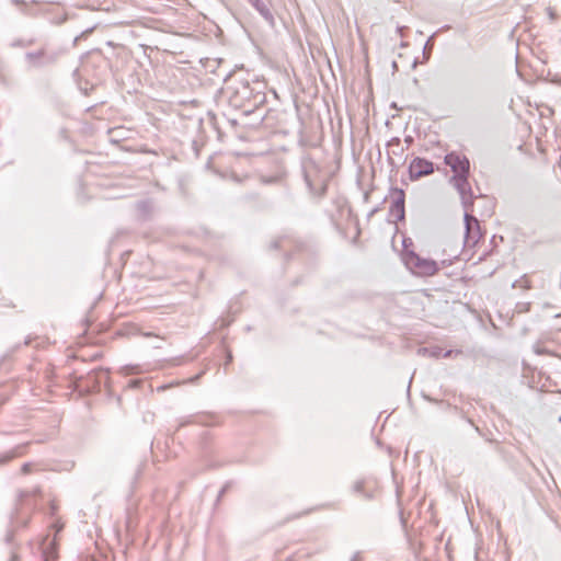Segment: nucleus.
I'll list each match as a JSON object with an SVG mask.
<instances>
[{
	"instance_id": "f257e3e1",
	"label": "nucleus",
	"mask_w": 561,
	"mask_h": 561,
	"mask_svg": "<svg viewBox=\"0 0 561 561\" xmlns=\"http://www.w3.org/2000/svg\"><path fill=\"white\" fill-rule=\"evenodd\" d=\"M229 103L245 113L252 112L259 104L265 101V95L255 92L248 81H239L229 89Z\"/></svg>"
},
{
	"instance_id": "f03ea898",
	"label": "nucleus",
	"mask_w": 561,
	"mask_h": 561,
	"mask_svg": "<svg viewBox=\"0 0 561 561\" xmlns=\"http://www.w3.org/2000/svg\"><path fill=\"white\" fill-rule=\"evenodd\" d=\"M304 179L310 194L322 198L327 194L329 178L314 161H309L302 167Z\"/></svg>"
},
{
	"instance_id": "7ed1b4c3",
	"label": "nucleus",
	"mask_w": 561,
	"mask_h": 561,
	"mask_svg": "<svg viewBox=\"0 0 561 561\" xmlns=\"http://www.w3.org/2000/svg\"><path fill=\"white\" fill-rule=\"evenodd\" d=\"M403 260L407 267L419 276H433L439 271V266L436 261L422 257L412 250H405Z\"/></svg>"
},
{
	"instance_id": "20e7f679",
	"label": "nucleus",
	"mask_w": 561,
	"mask_h": 561,
	"mask_svg": "<svg viewBox=\"0 0 561 561\" xmlns=\"http://www.w3.org/2000/svg\"><path fill=\"white\" fill-rule=\"evenodd\" d=\"M390 195L392 203L389 209V217L394 222L404 220L405 217V192L399 187H391Z\"/></svg>"
},
{
	"instance_id": "39448f33",
	"label": "nucleus",
	"mask_w": 561,
	"mask_h": 561,
	"mask_svg": "<svg viewBox=\"0 0 561 561\" xmlns=\"http://www.w3.org/2000/svg\"><path fill=\"white\" fill-rule=\"evenodd\" d=\"M468 178L469 175H453L450 178V183H453L454 187L459 193L465 209L472 207L474 198Z\"/></svg>"
},
{
	"instance_id": "423d86ee",
	"label": "nucleus",
	"mask_w": 561,
	"mask_h": 561,
	"mask_svg": "<svg viewBox=\"0 0 561 561\" xmlns=\"http://www.w3.org/2000/svg\"><path fill=\"white\" fill-rule=\"evenodd\" d=\"M469 209H466L465 213V245L474 247L479 241L480 226L478 219L468 213Z\"/></svg>"
},
{
	"instance_id": "0eeeda50",
	"label": "nucleus",
	"mask_w": 561,
	"mask_h": 561,
	"mask_svg": "<svg viewBox=\"0 0 561 561\" xmlns=\"http://www.w3.org/2000/svg\"><path fill=\"white\" fill-rule=\"evenodd\" d=\"M444 161L450 167L454 175H469L470 162L466 156L453 151L445 156Z\"/></svg>"
},
{
	"instance_id": "6e6552de",
	"label": "nucleus",
	"mask_w": 561,
	"mask_h": 561,
	"mask_svg": "<svg viewBox=\"0 0 561 561\" xmlns=\"http://www.w3.org/2000/svg\"><path fill=\"white\" fill-rule=\"evenodd\" d=\"M434 172V163L425 158L415 157L409 165V175L412 181L430 175Z\"/></svg>"
},
{
	"instance_id": "1a4fd4ad",
	"label": "nucleus",
	"mask_w": 561,
	"mask_h": 561,
	"mask_svg": "<svg viewBox=\"0 0 561 561\" xmlns=\"http://www.w3.org/2000/svg\"><path fill=\"white\" fill-rule=\"evenodd\" d=\"M25 59L31 67L41 68L56 61V55H48L44 49L25 54Z\"/></svg>"
},
{
	"instance_id": "9d476101",
	"label": "nucleus",
	"mask_w": 561,
	"mask_h": 561,
	"mask_svg": "<svg viewBox=\"0 0 561 561\" xmlns=\"http://www.w3.org/2000/svg\"><path fill=\"white\" fill-rule=\"evenodd\" d=\"M249 3L259 12L270 26L274 27L275 18L271 10L270 0H251Z\"/></svg>"
},
{
	"instance_id": "9b49d317",
	"label": "nucleus",
	"mask_w": 561,
	"mask_h": 561,
	"mask_svg": "<svg viewBox=\"0 0 561 561\" xmlns=\"http://www.w3.org/2000/svg\"><path fill=\"white\" fill-rule=\"evenodd\" d=\"M388 161L390 165L392 167H399L398 163H396L393 156L402 158L404 153V148L401 145V140L398 137L392 138L388 141Z\"/></svg>"
},
{
	"instance_id": "f8f14e48",
	"label": "nucleus",
	"mask_w": 561,
	"mask_h": 561,
	"mask_svg": "<svg viewBox=\"0 0 561 561\" xmlns=\"http://www.w3.org/2000/svg\"><path fill=\"white\" fill-rule=\"evenodd\" d=\"M26 445H18L13 449L0 455V466L8 463L12 459L22 456Z\"/></svg>"
},
{
	"instance_id": "ddd939ff",
	"label": "nucleus",
	"mask_w": 561,
	"mask_h": 561,
	"mask_svg": "<svg viewBox=\"0 0 561 561\" xmlns=\"http://www.w3.org/2000/svg\"><path fill=\"white\" fill-rule=\"evenodd\" d=\"M42 558H43V561H56L57 560V552L53 545H49V547H46L42 550Z\"/></svg>"
},
{
	"instance_id": "4468645a",
	"label": "nucleus",
	"mask_w": 561,
	"mask_h": 561,
	"mask_svg": "<svg viewBox=\"0 0 561 561\" xmlns=\"http://www.w3.org/2000/svg\"><path fill=\"white\" fill-rule=\"evenodd\" d=\"M432 38H433V36H431V37L427 39V42H426V44H425V46H424V48H423V56H424V58H425L426 60H428V58H430V56H431V53H432V49H433Z\"/></svg>"
},
{
	"instance_id": "2eb2a0df",
	"label": "nucleus",
	"mask_w": 561,
	"mask_h": 561,
	"mask_svg": "<svg viewBox=\"0 0 561 561\" xmlns=\"http://www.w3.org/2000/svg\"><path fill=\"white\" fill-rule=\"evenodd\" d=\"M38 492H39V489H38V488L34 489L33 491L21 490V491L19 492V500L22 502V501H24L26 497H28V496H31V495H33V494H36V493H38Z\"/></svg>"
},
{
	"instance_id": "dca6fc26",
	"label": "nucleus",
	"mask_w": 561,
	"mask_h": 561,
	"mask_svg": "<svg viewBox=\"0 0 561 561\" xmlns=\"http://www.w3.org/2000/svg\"><path fill=\"white\" fill-rule=\"evenodd\" d=\"M353 490L356 493H363L365 497H369L368 494L364 492V482L363 481H356L353 485Z\"/></svg>"
},
{
	"instance_id": "f3484780",
	"label": "nucleus",
	"mask_w": 561,
	"mask_h": 561,
	"mask_svg": "<svg viewBox=\"0 0 561 561\" xmlns=\"http://www.w3.org/2000/svg\"><path fill=\"white\" fill-rule=\"evenodd\" d=\"M194 422V419L193 416H187V417H182L179 420V424H178V427L176 430H180L181 427L187 425V424H191Z\"/></svg>"
},
{
	"instance_id": "a211bd4d",
	"label": "nucleus",
	"mask_w": 561,
	"mask_h": 561,
	"mask_svg": "<svg viewBox=\"0 0 561 561\" xmlns=\"http://www.w3.org/2000/svg\"><path fill=\"white\" fill-rule=\"evenodd\" d=\"M14 5H19L22 13L26 14L27 4L23 0H11Z\"/></svg>"
},
{
	"instance_id": "6ab92c4d",
	"label": "nucleus",
	"mask_w": 561,
	"mask_h": 561,
	"mask_svg": "<svg viewBox=\"0 0 561 561\" xmlns=\"http://www.w3.org/2000/svg\"><path fill=\"white\" fill-rule=\"evenodd\" d=\"M512 287L513 288H528V285H527V280H524V279H518V280H515L513 284H512Z\"/></svg>"
},
{
	"instance_id": "aec40b11",
	"label": "nucleus",
	"mask_w": 561,
	"mask_h": 561,
	"mask_svg": "<svg viewBox=\"0 0 561 561\" xmlns=\"http://www.w3.org/2000/svg\"><path fill=\"white\" fill-rule=\"evenodd\" d=\"M13 538H14V531L13 530H8L5 537H4V541L7 545L9 546H12L13 545Z\"/></svg>"
},
{
	"instance_id": "412c9836",
	"label": "nucleus",
	"mask_w": 561,
	"mask_h": 561,
	"mask_svg": "<svg viewBox=\"0 0 561 561\" xmlns=\"http://www.w3.org/2000/svg\"><path fill=\"white\" fill-rule=\"evenodd\" d=\"M33 463L32 462H25L21 467V472L23 474H28L32 471Z\"/></svg>"
},
{
	"instance_id": "4be33fe9",
	"label": "nucleus",
	"mask_w": 561,
	"mask_h": 561,
	"mask_svg": "<svg viewBox=\"0 0 561 561\" xmlns=\"http://www.w3.org/2000/svg\"><path fill=\"white\" fill-rule=\"evenodd\" d=\"M150 204L148 202H139L137 207L141 211H147L149 209Z\"/></svg>"
},
{
	"instance_id": "5701e85b",
	"label": "nucleus",
	"mask_w": 561,
	"mask_h": 561,
	"mask_svg": "<svg viewBox=\"0 0 561 561\" xmlns=\"http://www.w3.org/2000/svg\"><path fill=\"white\" fill-rule=\"evenodd\" d=\"M547 13H548V15H549V19H550L552 22L557 20V16H558V15H557V13H556V11H554L553 9L548 8V9H547Z\"/></svg>"
},
{
	"instance_id": "b1692460",
	"label": "nucleus",
	"mask_w": 561,
	"mask_h": 561,
	"mask_svg": "<svg viewBox=\"0 0 561 561\" xmlns=\"http://www.w3.org/2000/svg\"><path fill=\"white\" fill-rule=\"evenodd\" d=\"M8 561H19V554L13 547L11 549V557Z\"/></svg>"
},
{
	"instance_id": "393cba45",
	"label": "nucleus",
	"mask_w": 561,
	"mask_h": 561,
	"mask_svg": "<svg viewBox=\"0 0 561 561\" xmlns=\"http://www.w3.org/2000/svg\"><path fill=\"white\" fill-rule=\"evenodd\" d=\"M140 383H141L140 379H131V380H129L128 386L130 388H137Z\"/></svg>"
},
{
	"instance_id": "a878e982",
	"label": "nucleus",
	"mask_w": 561,
	"mask_h": 561,
	"mask_svg": "<svg viewBox=\"0 0 561 561\" xmlns=\"http://www.w3.org/2000/svg\"><path fill=\"white\" fill-rule=\"evenodd\" d=\"M280 243H282V240H275V241H273V242L271 243V248H272V249H278V248H280V247H282V245H280Z\"/></svg>"
},
{
	"instance_id": "bb28decb",
	"label": "nucleus",
	"mask_w": 561,
	"mask_h": 561,
	"mask_svg": "<svg viewBox=\"0 0 561 561\" xmlns=\"http://www.w3.org/2000/svg\"><path fill=\"white\" fill-rule=\"evenodd\" d=\"M124 370L126 371V374H135V373H137L135 367H129V366H125Z\"/></svg>"
},
{
	"instance_id": "cd10ccee",
	"label": "nucleus",
	"mask_w": 561,
	"mask_h": 561,
	"mask_svg": "<svg viewBox=\"0 0 561 561\" xmlns=\"http://www.w3.org/2000/svg\"><path fill=\"white\" fill-rule=\"evenodd\" d=\"M351 561H362L360 552H355Z\"/></svg>"
},
{
	"instance_id": "c85d7f7f",
	"label": "nucleus",
	"mask_w": 561,
	"mask_h": 561,
	"mask_svg": "<svg viewBox=\"0 0 561 561\" xmlns=\"http://www.w3.org/2000/svg\"><path fill=\"white\" fill-rule=\"evenodd\" d=\"M228 490V484L222 486V489L219 491L218 499H220Z\"/></svg>"
},
{
	"instance_id": "c756f323",
	"label": "nucleus",
	"mask_w": 561,
	"mask_h": 561,
	"mask_svg": "<svg viewBox=\"0 0 561 561\" xmlns=\"http://www.w3.org/2000/svg\"><path fill=\"white\" fill-rule=\"evenodd\" d=\"M405 141H407L408 144H411V142L413 141V139H412V137H410V136H409V137H407V138H405Z\"/></svg>"
},
{
	"instance_id": "7c9ffc66",
	"label": "nucleus",
	"mask_w": 561,
	"mask_h": 561,
	"mask_svg": "<svg viewBox=\"0 0 561 561\" xmlns=\"http://www.w3.org/2000/svg\"><path fill=\"white\" fill-rule=\"evenodd\" d=\"M450 354H451V351H447V352L444 353V357H449Z\"/></svg>"
},
{
	"instance_id": "2f4dec72",
	"label": "nucleus",
	"mask_w": 561,
	"mask_h": 561,
	"mask_svg": "<svg viewBox=\"0 0 561 561\" xmlns=\"http://www.w3.org/2000/svg\"><path fill=\"white\" fill-rule=\"evenodd\" d=\"M403 247L407 248V240H403Z\"/></svg>"
},
{
	"instance_id": "473e14b6",
	"label": "nucleus",
	"mask_w": 561,
	"mask_h": 561,
	"mask_svg": "<svg viewBox=\"0 0 561 561\" xmlns=\"http://www.w3.org/2000/svg\"><path fill=\"white\" fill-rule=\"evenodd\" d=\"M248 2H250L251 0H247Z\"/></svg>"
},
{
	"instance_id": "72a5a7b5",
	"label": "nucleus",
	"mask_w": 561,
	"mask_h": 561,
	"mask_svg": "<svg viewBox=\"0 0 561 561\" xmlns=\"http://www.w3.org/2000/svg\"><path fill=\"white\" fill-rule=\"evenodd\" d=\"M248 2H250L251 0H247Z\"/></svg>"
},
{
	"instance_id": "f704fd0d",
	"label": "nucleus",
	"mask_w": 561,
	"mask_h": 561,
	"mask_svg": "<svg viewBox=\"0 0 561 561\" xmlns=\"http://www.w3.org/2000/svg\"><path fill=\"white\" fill-rule=\"evenodd\" d=\"M90 561H94V560H90Z\"/></svg>"
}]
</instances>
